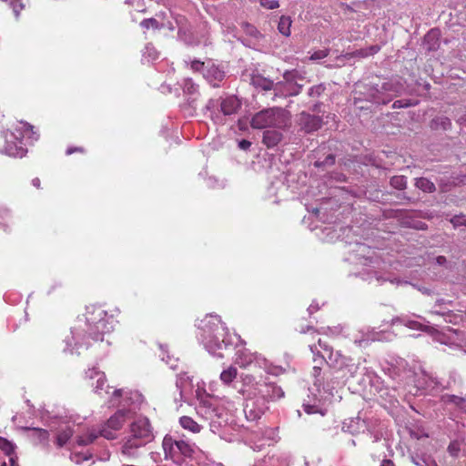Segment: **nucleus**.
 Here are the masks:
<instances>
[{"mask_svg": "<svg viewBox=\"0 0 466 466\" xmlns=\"http://www.w3.org/2000/svg\"><path fill=\"white\" fill-rule=\"evenodd\" d=\"M431 127L434 129L441 128L442 130H449L451 127V121L447 116H440L432 120Z\"/></svg>", "mask_w": 466, "mask_h": 466, "instance_id": "obj_36", "label": "nucleus"}, {"mask_svg": "<svg viewBox=\"0 0 466 466\" xmlns=\"http://www.w3.org/2000/svg\"><path fill=\"white\" fill-rule=\"evenodd\" d=\"M130 432L131 435L129 437L137 439V441H141L145 444H147L154 439L149 420L146 417L136 420L130 426Z\"/></svg>", "mask_w": 466, "mask_h": 466, "instance_id": "obj_12", "label": "nucleus"}, {"mask_svg": "<svg viewBox=\"0 0 466 466\" xmlns=\"http://www.w3.org/2000/svg\"><path fill=\"white\" fill-rule=\"evenodd\" d=\"M403 324L410 329L423 330L427 332H431V330L433 329L432 327L424 325L423 323H420L413 319H404Z\"/></svg>", "mask_w": 466, "mask_h": 466, "instance_id": "obj_41", "label": "nucleus"}, {"mask_svg": "<svg viewBox=\"0 0 466 466\" xmlns=\"http://www.w3.org/2000/svg\"><path fill=\"white\" fill-rule=\"evenodd\" d=\"M448 451L451 456L457 457L458 453L460 451V447H459L458 443H456V442L450 443V445L448 446Z\"/></svg>", "mask_w": 466, "mask_h": 466, "instance_id": "obj_60", "label": "nucleus"}, {"mask_svg": "<svg viewBox=\"0 0 466 466\" xmlns=\"http://www.w3.org/2000/svg\"><path fill=\"white\" fill-rule=\"evenodd\" d=\"M176 22L177 25V36L179 40L188 46H198L200 44V40L195 35L192 25L184 16L178 15L176 18Z\"/></svg>", "mask_w": 466, "mask_h": 466, "instance_id": "obj_13", "label": "nucleus"}, {"mask_svg": "<svg viewBox=\"0 0 466 466\" xmlns=\"http://www.w3.org/2000/svg\"><path fill=\"white\" fill-rule=\"evenodd\" d=\"M457 122H458L459 125L466 127V113L461 115L458 118Z\"/></svg>", "mask_w": 466, "mask_h": 466, "instance_id": "obj_64", "label": "nucleus"}, {"mask_svg": "<svg viewBox=\"0 0 466 466\" xmlns=\"http://www.w3.org/2000/svg\"><path fill=\"white\" fill-rule=\"evenodd\" d=\"M335 164V156L333 154L328 155L323 161L316 160L314 166L316 167H326Z\"/></svg>", "mask_w": 466, "mask_h": 466, "instance_id": "obj_50", "label": "nucleus"}, {"mask_svg": "<svg viewBox=\"0 0 466 466\" xmlns=\"http://www.w3.org/2000/svg\"><path fill=\"white\" fill-rule=\"evenodd\" d=\"M450 222L453 225L454 228L464 226L466 227V216L460 214L453 216Z\"/></svg>", "mask_w": 466, "mask_h": 466, "instance_id": "obj_53", "label": "nucleus"}, {"mask_svg": "<svg viewBox=\"0 0 466 466\" xmlns=\"http://www.w3.org/2000/svg\"><path fill=\"white\" fill-rule=\"evenodd\" d=\"M141 26L144 27V28H159V24L158 22L155 19V18H148V19H144L141 23H140Z\"/></svg>", "mask_w": 466, "mask_h": 466, "instance_id": "obj_56", "label": "nucleus"}, {"mask_svg": "<svg viewBox=\"0 0 466 466\" xmlns=\"http://www.w3.org/2000/svg\"><path fill=\"white\" fill-rule=\"evenodd\" d=\"M349 253L348 259L351 263L363 267L360 271L355 273V275L361 279L369 283L376 281L379 284H382L389 281L396 285L409 284L408 281L391 278L389 273L386 272V263L379 257L377 251L370 246L357 242L354 245H350Z\"/></svg>", "mask_w": 466, "mask_h": 466, "instance_id": "obj_4", "label": "nucleus"}, {"mask_svg": "<svg viewBox=\"0 0 466 466\" xmlns=\"http://www.w3.org/2000/svg\"><path fill=\"white\" fill-rule=\"evenodd\" d=\"M90 458H91V454L81 453V452H74L70 456L71 461L76 463H80L82 461L89 460Z\"/></svg>", "mask_w": 466, "mask_h": 466, "instance_id": "obj_54", "label": "nucleus"}, {"mask_svg": "<svg viewBox=\"0 0 466 466\" xmlns=\"http://www.w3.org/2000/svg\"><path fill=\"white\" fill-rule=\"evenodd\" d=\"M196 397L198 404L196 410L198 416L209 421L210 431L221 438L228 431L234 401L227 398L210 395L198 386Z\"/></svg>", "mask_w": 466, "mask_h": 466, "instance_id": "obj_3", "label": "nucleus"}, {"mask_svg": "<svg viewBox=\"0 0 466 466\" xmlns=\"http://www.w3.org/2000/svg\"><path fill=\"white\" fill-rule=\"evenodd\" d=\"M147 444L137 441V439L128 437L122 445V454L127 458L135 459L140 455L139 450Z\"/></svg>", "mask_w": 466, "mask_h": 466, "instance_id": "obj_21", "label": "nucleus"}, {"mask_svg": "<svg viewBox=\"0 0 466 466\" xmlns=\"http://www.w3.org/2000/svg\"><path fill=\"white\" fill-rule=\"evenodd\" d=\"M179 423L181 427L185 430H187L193 433H198L201 431L202 427L198 422H196L192 418L188 416H183L179 420Z\"/></svg>", "mask_w": 466, "mask_h": 466, "instance_id": "obj_33", "label": "nucleus"}, {"mask_svg": "<svg viewBox=\"0 0 466 466\" xmlns=\"http://www.w3.org/2000/svg\"><path fill=\"white\" fill-rule=\"evenodd\" d=\"M165 460H170L178 466H183L186 461L180 456L177 450V440L171 436H165L162 442Z\"/></svg>", "mask_w": 466, "mask_h": 466, "instance_id": "obj_15", "label": "nucleus"}, {"mask_svg": "<svg viewBox=\"0 0 466 466\" xmlns=\"http://www.w3.org/2000/svg\"><path fill=\"white\" fill-rule=\"evenodd\" d=\"M191 386V379L187 373H180L177 375L176 380V387L179 390L181 398L187 392V389Z\"/></svg>", "mask_w": 466, "mask_h": 466, "instance_id": "obj_32", "label": "nucleus"}, {"mask_svg": "<svg viewBox=\"0 0 466 466\" xmlns=\"http://www.w3.org/2000/svg\"><path fill=\"white\" fill-rule=\"evenodd\" d=\"M260 5L269 10L276 9L279 6V1L277 0H260Z\"/></svg>", "mask_w": 466, "mask_h": 466, "instance_id": "obj_58", "label": "nucleus"}, {"mask_svg": "<svg viewBox=\"0 0 466 466\" xmlns=\"http://www.w3.org/2000/svg\"><path fill=\"white\" fill-rule=\"evenodd\" d=\"M251 146V142L246 139H242L238 142V147L242 150H248Z\"/></svg>", "mask_w": 466, "mask_h": 466, "instance_id": "obj_62", "label": "nucleus"}, {"mask_svg": "<svg viewBox=\"0 0 466 466\" xmlns=\"http://www.w3.org/2000/svg\"><path fill=\"white\" fill-rule=\"evenodd\" d=\"M183 91L187 94L195 95L198 93V86L191 79H185L182 85Z\"/></svg>", "mask_w": 466, "mask_h": 466, "instance_id": "obj_48", "label": "nucleus"}, {"mask_svg": "<svg viewBox=\"0 0 466 466\" xmlns=\"http://www.w3.org/2000/svg\"><path fill=\"white\" fill-rule=\"evenodd\" d=\"M318 343L319 348L325 351L327 356L320 355L316 345H310L309 350L314 356V362L318 361L317 358H319L320 361H326V363L331 369H334L339 371H343V378H345L346 380L355 377L359 370V364L353 363L351 358L342 355L340 351H334L331 347H329L327 343L323 342L321 339H319Z\"/></svg>", "mask_w": 466, "mask_h": 466, "instance_id": "obj_6", "label": "nucleus"}, {"mask_svg": "<svg viewBox=\"0 0 466 466\" xmlns=\"http://www.w3.org/2000/svg\"><path fill=\"white\" fill-rule=\"evenodd\" d=\"M159 348L161 350L159 356L161 357L162 360L165 361L170 367V369L175 370L177 366L178 360L173 356H170L167 350L163 345H160Z\"/></svg>", "mask_w": 466, "mask_h": 466, "instance_id": "obj_40", "label": "nucleus"}, {"mask_svg": "<svg viewBox=\"0 0 466 466\" xmlns=\"http://www.w3.org/2000/svg\"><path fill=\"white\" fill-rule=\"evenodd\" d=\"M265 366L266 367H259V369L264 370L268 374H272V375L278 376V375H279L280 373H282L284 371V370L281 367L273 366L267 360H266V365Z\"/></svg>", "mask_w": 466, "mask_h": 466, "instance_id": "obj_51", "label": "nucleus"}, {"mask_svg": "<svg viewBox=\"0 0 466 466\" xmlns=\"http://www.w3.org/2000/svg\"><path fill=\"white\" fill-rule=\"evenodd\" d=\"M319 309V304L315 303L314 301L309 305V307L308 308V312L309 315L313 314L314 312H316L317 310Z\"/></svg>", "mask_w": 466, "mask_h": 466, "instance_id": "obj_63", "label": "nucleus"}, {"mask_svg": "<svg viewBox=\"0 0 466 466\" xmlns=\"http://www.w3.org/2000/svg\"><path fill=\"white\" fill-rule=\"evenodd\" d=\"M242 28L248 35L255 39H258L261 37L260 32L253 25H250L248 23H243Z\"/></svg>", "mask_w": 466, "mask_h": 466, "instance_id": "obj_46", "label": "nucleus"}, {"mask_svg": "<svg viewBox=\"0 0 466 466\" xmlns=\"http://www.w3.org/2000/svg\"><path fill=\"white\" fill-rule=\"evenodd\" d=\"M114 322L113 316H108L101 306L86 307L85 318L78 319L70 335L66 337L64 351L74 353L84 346L87 347L88 339L102 341L103 336L113 330Z\"/></svg>", "mask_w": 466, "mask_h": 466, "instance_id": "obj_2", "label": "nucleus"}, {"mask_svg": "<svg viewBox=\"0 0 466 466\" xmlns=\"http://www.w3.org/2000/svg\"><path fill=\"white\" fill-rule=\"evenodd\" d=\"M253 84L263 90H271L274 86L272 80L261 76L254 77Z\"/></svg>", "mask_w": 466, "mask_h": 466, "instance_id": "obj_43", "label": "nucleus"}, {"mask_svg": "<svg viewBox=\"0 0 466 466\" xmlns=\"http://www.w3.org/2000/svg\"><path fill=\"white\" fill-rule=\"evenodd\" d=\"M412 461L417 466H438L435 461L430 457H412Z\"/></svg>", "mask_w": 466, "mask_h": 466, "instance_id": "obj_47", "label": "nucleus"}, {"mask_svg": "<svg viewBox=\"0 0 466 466\" xmlns=\"http://www.w3.org/2000/svg\"><path fill=\"white\" fill-rule=\"evenodd\" d=\"M241 383L242 386L238 392L242 396H253L257 399H263L266 400V404L270 401V381H268L267 379L257 380L253 375L243 374L241 375Z\"/></svg>", "mask_w": 466, "mask_h": 466, "instance_id": "obj_9", "label": "nucleus"}, {"mask_svg": "<svg viewBox=\"0 0 466 466\" xmlns=\"http://www.w3.org/2000/svg\"><path fill=\"white\" fill-rule=\"evenodd\" d=\"M33 143L38 139V135L34 131V127L25 122H21L13 132L5 135V152L14 157H23L27 150L25 147L24 140Z\"/></svg>", "mask_w": 466, "mask_h": 466, "instance_id": "obj_7", "label": "nucleus"}, {"mask_svg": "<svg viewBox=\"0 0 466 466\" xmlns=\"http://www.w3.org/2000/svg\"><path fill=\"white\" fill-rule=\"evenodd\" d=\"M86 379L94 388L95 393L103 395L108 393L109 386L106 385V379L104 372L97 370L96 368L88 369L86 371Z\"/></svg>", "mask_w": 466, "mask_h": 466, "instance_id": "obj_14", "label": "nucleus"}, {"mask_svg": "<svg viewBox=\"0 0 466 466\" xmlns=\"http://www.w3.org/2000/svg\"><path fill=\"white\" fill-rule=\"evenodd\" d=\"M0 449L9 457V466H19L17 457L14 454L15 445L12 441L0 437Z\"/></svg>", "mask_w": 466, "mask_h": 466, "instance_id": "obj_28", "label": "nucleus"}, {"mask_svg": "<svg viewBox=\"0 0 466 466\" xmlns=\"http://www.w3.org/2000/svg\"><path fill=\"white\" fill-rule=\"evenodd\" d=\"M177 450L179 451V454L180 456H182V458L184 460H186V458H191L195 450H194V445L188 443L187 441H184V440H177Z\"/></svg>", "mask_w": 466, "mask_h": 466, "instance_id": "obj_34", "label": "nucleus"}, {"mask_svg": "<svg viewBox=\"0 0 466 466\" xmlns=\"http://www.w3.org/2000/svg\"><path fill=\"white\" fill-rule=\"evenodd\" d=\"M290 125V117L279 107L263 109L255 114L251 119V127L257 129L278 128L285 129Z\"/></svg>", "mask_w": 466, "mask_h": 466, "instance_id": "obj_8", "label": "nucleus"}, {"mask_svg": "<svg viewBox=\"0 0 466 466\" xmlns=\"http://www.w3.org/2000/svg\"><path fill=\"white\" fill-rule=\"evenodd\" d=\"M219 106L220 111L224 116H230L237 112L240 106V103L236 96H230L221 99Z\"/></svg>", "mask_w": 466, "mask_h": 466, "instance_id": "obj_23", "label": "nucleus"}, {"mask_svg": "<svg viewBox=\"0 0 466 466\" xmlns=\"http://www.w3.org/2000/svg\"><path fill=\"white\" fill-rule=\"evenodd\" d=\"M158 58V52L155 48V46L151 44H147L145 46L144 52H143V59L147 60V62H153Z\"/></svg>", "mask_w": 466, "mask_h": 466, "instance_id": "obj_42", "label": "nucleus"}, {"mask_svg": "<svg viewBox=\"0 0 466 466\" xmlns=\"http://www.w3.org/2000/svg\"><path fill=\"white\" fill-rule=\"evenodd\" d=\"M366 424L364 420H361L359 417L350 418L342 422V431L348 432L351 435L359 434L364 431Z\"/></svg>", "mask_w": 466, "mask_h": 466, "instance_id": "obj_22", "label": "nucleus"}, {"mask_svg": "<svg viewBox=\"0 0 466 466\" xmlns=\"http://www.w3.org/2000/svg\"><path fill=\"white\" fill-rule=\"evenodd\" d=\"M440 31L438 29L430 30L424 36V46L427 50L431 51L439 47Z\"/></svg>", "mask_w": 466, "mask_h": 466, "instance_id": "obj_31", "label": "nucleus"}, {"mask_svg": "<svg viewBox=\"0 0 466 466\" xmlns=\"http://www.w3.org/2000/svg\"><path fill=\"white\" fill-rule=\"evenodd\" d=\"M449 400L458 406H461L465 401V399L460 396L451 395L449 396Z\"/></svg>", "mask_w": 466, "mask_h": 466, "instance_id": "obj_61", "label": "nucleus"}, {"mask_svg": "<svg viewBox=\"0 0 466 466\" xmlns=\"http://www.w3.org/2000/svg\"><path fill=\"white\" fill-rule=\"evenodd\" d=\"M237 369L233 366H230L220 373L219 378L224 384L228 385L237 378Z\"/></svg>", "mask_w": 466, "mask_h": 466, "instance_id": "obj_38", "label": "nucleus"}, {"mask_svg": "<svg viewBox=\"0 0 466 466\" xmlns=\"http://www.w3.org/2000/svg\"><path fill=\"white\" fill-rule=\"evenodd\" d=\"M245 398L244 413L249 421H257L268 409L266 400L257 399L253 396H243Z\"/></svg>", "mask_w": 466, "mask_h": 466, "instance_id": "obj_11", "label": "nucleus"}, {"mask_svg": "<svg viewBox=\"0 0 466 466\" xmlns=\"http://www.w3.org/2000/svg\"><path fill=\"white\" fill-rule=\"evenodd\" d=\"M25 431L29 432L28 437L34 445H42L47 447L49 444V431L40 428H24Z\"/></svg>", "mask_w": 466, "mask_h": 466, "instance_id": "obj_20", "label": "nucleus"}, {"mask_svg": "<svg viewBox=\"0 0 466 466\" xmlns=\"http://www.w3.org/2000/svg\"><path fill=\"white\" fill-rule=\"evenodd\" d=\"M443 303H444L443 299L437 300L436 305H435L434 309L431 310V313L435 314V315H440V316H446L447 314H449L450 313L449 309L441 310V309H436L438 306H441Z\"/></svg>", "mask_w": 466, "mask_h": 466, "instance_id": "obj_59", "label": "nucleus"}, {"mask_svg": "<svg viewBox=\"0 0 466 466\" xmlns=\"http://www.w3.org/2000/svg\"><path fill=\"white\" fill-rule=\"evenodd\" d=\"M203 76L212 85L218 86L225 77V72L218 66L208 61L203 72Z\"/></svg>", "mask_w": 466, "mask_h": 466, "instance_id": "obj_18", "label": "nucleus"}, {"mask_svg": "<svg viewBox=\"0 0 466 466\" xmlns=\"http://www.w3.org/2000/svg\"><path fill=\"white\" fill-rule=\"evenodd\" d=\"M380 46L375 45V46H370V47L365 48V49L356 50L351 54H348L347 56H350L352 57H357V56L358 57H366V56H369L378 53L380 51Z\"/></svg>", "mask_w": 466, "mask_h": 466, "instance_id": "obj_39", "label": "nucleus"}, {"mask_svg": "<svg viewBox=\"0 0 466 466\" xmlns=\"http://www.w3.org/2000/svg\"><path fill=\"white\" fill-rule=\"evenodd\" d=\"M325 89L326 87L323 84L316 85L309 89L308 94L311 97H319L325 91Z\"/></svg>", "mask_w": 466, "mask_h": 466, "instance_id": "obj_52", "label": "nucleus"}, {"mask_svg": "<svg viewBox=\"0 0 466 466\" xmlns=\"http://www.w3.org/2000/svg\"><path fill=\"white\" fill-rule=\"evenodd\" d=\"M198 339L206 350L218 358H224L225 351L237 349L235 362L240 367H266V359L257 352H250L245 348L238 349L244 341L237 334H230L220 317L208 314L198 324Z\"/></svg>", "mask_w": 466, "mask_h": 466, "instance_id": "obj_1", "label": "nucleus"}, {"mask_svg": "<svg viewBox=\"0 0 466 466\" xmlns=\"http://www.w3.org/2000/svg\"><path fill=\"white\" fill-rule=\"evenodd\" d=\"M207 66V64L200 61V60H193L191 61L190 63V67L192 70L196 71V72H204L205 70V67Z\"/></svg>", "mask_w": 466, "mask_h": 466, "instance_id": "obj_57", "label": "nucleus"}, {"mask_svg": "<svg viewBox=\"0 0 466 466\" xmlns=\"http://www.w3.org/2000/svg\"><path fill=\"white\" fill-rule=\"evenodd\" d=\"M284 397L283 390L277 384L270 382L269 399L270 400H277Z\"/></svg>", "mask_w": 466, "mask_h": 466, "instance_id": "obj_45", "label": "nucleus"}, {"mask_svg": "<svg viewBox=\"0 0 466 466\" xmlns=\"http://www.w3.org/2000/svg\"><path fill=\"white\" fill-rule=\"evenodd\" d=\"M361 337L360 338H355L354 343L358 345L359 347H365L367 346L370 341H375L380 339L379 333H377L373 329L371 328H365L362 329L360 331Z\"/></svg>", "mask_w": 466, "mask_h": 466, "instance_id": "obj_26", "label": "nucleus"}, {"mask_svg": "<svg viewBox=\"0 0 466 466\" xmlns=\"http://www.w3.org/2000/svg\"><path fill=\"white\" fill-rule=\"evenodd\" d=\"M312 376L314 377V387H316L319 394L317 398L318 401H329L334 396L333 390L335 389V384L339 385V381L335 382L334 379L330 376L321 377V369L318 366L313 367Z\"/></svg>", "mask_w": 466, "mask_h": 466, "instance_id": "obj_10", "label": "nucleus"}, {"mask_svg": "<svg viewBox=\"0 0 466 466\" xmlns=\"http://www.w3.org/2000/svg\"><path fill=\"white\" fill-rule=\"evenodd\" d=\"M281 130L282 129L278 128L267 129L263 134V143L268 147H274L277 146L283 137Z\"/></svg>", "mask_w": 466, "mask_h": 466, "instance_id": "obj_27", "label": "nucleus"}, {"mask_svg": "<svg viewBox=\"0 0 466 466\" xmlns=\"http://www.w3.org/2000/svg\"><path fill=\"white\" fill-rule=\"evenodd\" d=\"M75 432L76 431L69 424L61 426L58 430L56 439V446L59 448L65 446Z\"/></svg>", "mask_w": 466, "mask_h": 466, "instance_id": "obj_29", "label": "nucleus"}, {"mask_svg": "<svg viewBox=\"0 0 466 466\" xmlns=\"http://www.w3.org/2000/svg\"><path fill=\"white\" fill-rule=\"evenodd\" d=\"M329 49L317 50L311 54V56H309V59L312 61H318V60L327 57L329 56Z\"/></svg>", "mask_w": 466, "mask_h": 466, "instance_id": "obj_55", "label": "nucleus"}, {"mask_svg": "<svg viewBox=\"0 0 466 466\" xmlns=\"http://www.w3.org/2000/svg\"><path fill=\"white\" fill-rule=\"evenodd\" d=\"M367 100L375 104H387L390 102V97H385L381 86H367Z\"/></svg>", "mask_w": 466, "mask_h": 466, "instance_id": "obj_24", "label": "nucleus"}, {"mask_svg": "<svg viewBox=\"0 0 466 466\" xmlns=\"http://www.w3.org/2000/svg\"><path fill=\"white\" fill-rule=\"evenodd\" d=\"M303 410L308 414H315V413H320L322 416L325 415L326 410L320 409L317 404H309L304 403L303 404Z\"/></svg>", "mask_w": 466, "mask_h": 466, "instance_id": "obj_49", "label": "nucleus"}, {"mask_svg": "<svg viewBox=\"0 0 466 466\" xmlns=\"http://www.w3.org/2000/svg\"><path fill=\"white\" fill-rule=\"evenodd\" d=\"M415 186L423 192L432 193L436 190L433 182L426 177H420L416 179Z\"/></svg>", "mask_w": 466, "mask_h": 466, "instance_id": "obj_37", "label": "nucleus"}, {"mask_svg": "<svg viewBox=\"0 0 466 466\" xmlns=\"http://www.w3.org/2000/svg\"><path fill=\"white\" fill-rule=\"evenodd\" d=\"M381 89L385 97H390V101L393 96L400 94L404 87L399 81H388L382 84Z\"/></svg>", "mask_w": 466, "mask_h": 466, "instance_id": "obj_30", "label": "nucleus"}, {"mask_svg": "<svg viewBox=\"0 0 466 466\" xmlns=\"http://www.w3.org/2000/svg\"><path fill=\"white\" fill-rule=\"evenodd\" d=\"M298 123L300 130L309 134L319 130L323 124L322 118L319 116L310 115L306 112H301L299 115Z\"/></svg>", "mask_w": 466, "mask_h": 466, "instance_id": "obj_16", "label": "nucleus"}, {"mask_svg": "<svg viewBox=\"0 0 466 466\" xmlns=\"http://www.w3.org/2000/svg\"><path fill=\"white\" fill-rule=\"evenodd\" d=\"M292 20L289 16L282 15L279 18L278 24L279 32L284 36L290 35V27H291Z\"/></svg>", "mask_w": 466, "mask_h": 466, "instance_id": "obj_35", "label": "nucleus"}, {"mask_svg": "<svg viewBox=\"0 0 466 466\" xmlns=\"http://www.w3.org/2000/svg\"><path fill=\"white\" fill-rule=\"evenodd\" d=\"M100 435L99 430L89 428L85 432L78 434L76 442L78 446H87L93 443Z\"/></svg>", "mask_w": 466, "mask_h": 466, "instance_id": "obj_25", "label": "nucleus"}, {"mask_svg": "<svg viewBox=\"0 0 466 466\" xmlns=\"http://www.w3.org/2000/svg\"><path fill=\"white\" fill-rule=\"evenodd\" d=\"M415 377L416 378L413 380L415 391L409 390V393L410 394L417 395L420 390L433 389L437 385L435 379L424 371H421L420 374H415Z\"/></svg>", "mask_w": 466, "mask_h": 466, "instance_id": "obj_17", "label": "nucleus"}, {"mask_svg": "<svg viewBox=\"0 0 466 466\" xmlns=\"http://www.w3.org/2000/svg\"><path fill=\"white\" fill-rule=\"evenodd\" d=\"M142 402L143 396L137 391L115 390L109 399V403L113 407H117V410L99 429L100 435L106 440H115L116 431L127 420L137 414Z\"/></svg>", "mask_w": 466, "mask_h": 466, "instance_id": "obj_5", "label": "nucleus"}, {"mask_svg": "<svg viewBox=\"0 0 466 466\" xmlns=\"http://www.w3.org/2000/svg\"><path fill=\"white\" fill-rule=\"evenodd\" d=\"M390 186L396 189H404L407 186V178L404 176H394L390 178Z\"/></svg>", "mask_w": 466, "mask_h": 466, "instance_id": "obj_44", "label": "nucleus"}, {"mask_svg": "<svg viewBox=\"0 0 466 466\" xmlns=\"http://www.w3.org/2000/svg\"><path fill=\"white\" fill-rule=\"evenodd\" d=\"M407 362L403 359L396 360V364H390L387 370L389 375L394 379L402 381L404 379L410 377V370H406ZM400 382H399L400 384Z\"/></svg>", "mask_w": 466, "mask_h": 466, "instance_id": "obj_19", "label": "nucleus"}]
</instances>
